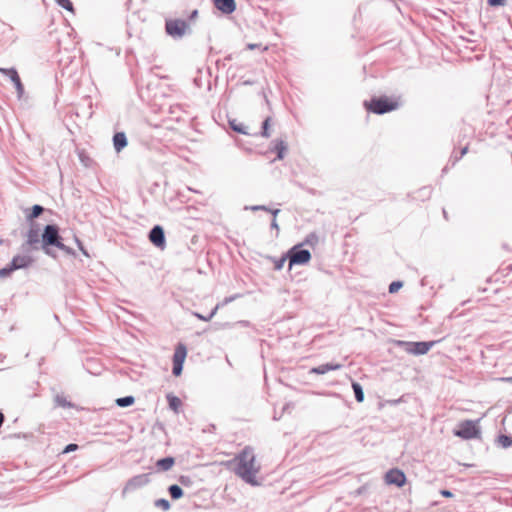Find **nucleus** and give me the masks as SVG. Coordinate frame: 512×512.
<instances>
[{
	"mask_svg": "<svg viewBox=\"0 0 512 512\" xmlns=\"http://www.w3.org/2000/svg\"><path fill=\"white\" fill-rule=\"evenodd\" d=\"M41 248V236L40 233L34 230H28L26 233V240L21 245L23 252H29L31 250H39Z\"/></svg>",
	"mask_w": 512,
	"mask_h": 512,
	"instance_id": "obj_9",
	"label": "nucleus"
},
{
	"mask_svg": "<svg viewBox=\"0 0 512 512\" xmlns=\"http://www.w3.org/2000/svg\"><path fill=\"white\" fill-rule=\"evenodd\" d=\"M287 259H288L287 253L284 256H282L281 258L276 259L274 261L275 270H277V271L281 270Z\"/></svg>",
	"mask_w": 512,
	"mask_h": 512,
	"instance_id": "obj_34",
	"label": "nucleus"
},
{
	"mask_svg": "<svg viewBox=\"0 0 512 512\" xmlns=\"http://www.w3.org/2000/svg\"><path fill=\"white\" fill-rule=\"evenodd\" d=\"M187 355L186 346L182 343L176 346L174 355H173V363H184V360Z\"/></svg>",
	"mask_w": 512,
	"mask_h": 512,
	"instance_id": "obj_17",
	"label": "nucleus"
},
{
	"mask_svg": "<svg viewBox=\"0 0 512 512\" xmlns=\"http://www.w3.org/2000/svg\"><path fill=\"white\" fill-rule=\"evenodd\" d=\"M166 399L169 405V408L173 410L175 413L179 412V409L182 405V402L179 397L173 395L172 393H169L166 395Z\"/></svg>",
	"mask_w": 512,
	"mask_h": 512,
	"instance_id": "obj_19",
	"label": "nucleus"
},
{
	"mask_svg": "<svg viewBox=\"0 0 512 512\" xmlns=\"http://www.w3.org/2000/svg\"><path fill=\"white\" fill-rule=\"evenodd\" d=\"M197 17H198V10H197V9H195V10H193V11L190 13V15H189V17H188V18H189V20H191V21H192V20L196 19Z\"/></svg>",
	"mask_w": 512,
	"mask_h": 512,
	"instance_id": "obj_46",
	"label": "nucleus"
},
{
	"mask_svg": "<svg viewBox=\"0 0 512 512\" xmlns=\"http://www.w3.org/2000/svg\"><path fill=\"white\" fill-rule=\"evenodd\" d=\"M479 420H464L458 424V428L454 430V435L464 439L470 440L479 438L481 435V430L478 425Z\"/></svg>",
	"mask_w": 512,
	"mask_h": 512,
	"instance_id": "obj_4",
	"label": "nucleus"
},
{
	"mask_svg": "<svg viewBox=\"0 0 512 512\" xmlns=\"http://www.w3.org/2000/svg\"><path fill=\"white\" fill-rule=\"evenodd\" d=\"M14 270L12 269L11 265L0 269V278L8 277Z\"/></svg>",
	"mask_w": 512,
	"mask_h": 512,
	"instance_id": "obj_37",
	"label": "nucleus"
},
{
	"mask_svg": "<svg viewBox=\"0 0 512 512\" xmlns=\"http://www.w3.org/2000/svg\"><path fill=\"white\" fill-rule=\"evenodd\" d=\"M236 461L235 474L248 484L258 485L256 474L259 472V467L255 465L254 450L246 446L236 457Z\"/></svg>",
	"mask_w": 512,
	"mask_h": 512,
	"instance_id": "obj_1",
	"label": "nucleus"
},
{
	"mask_svg": "<svg viewBox=\"0 0 512 512\" xmlns=\"http://www.w3.org/2000/svg\"><path fill=\"white\" fill-rule=\"evenodd\" d=\"M341 368H342V365L339 363H325V364H321L319 366L311 368L310 373L323 375V374L328 373L329 371H335V370H339Z\"/></svg>",
	"mask_w": 512,
	"mask_h": 512,
	"instance_id": "obj_14",
	"label": "nucleus"
},
{
	"mask_svg": "<svg viewBox=\"0 0 512 512\" xmlns=\"http://www.w3.org/2000/svg\"><path fill=\"white\" fill-rule=\"evenodd\" d=\"M10 73L12 74V82L16 88L18 97L20 98V97H22V95L24 93V86L21 82V79L19 77L17 70H11Z\"/></svg>",
	"mask_w": 512,
	"mask_h": 512,
	"instance_id": "obj_20",
	"label": "nucleus"
},
{
	"mask_svg": "<svg viewBox=\"0 0 512 512\" xmlns=\"http://www.w3.org/2000/svg\"><path fill=\"white\" fill-rule=\"evenodd\" d=\"M58 6L61 8L74 13V6L73 3L70 0H55Z\"/></svg>",
	"mask_w": 512,
	"mask_h": 512,
	"instance_id": "obj_29",
	"label": "nucleus"
},
{
	"mask_svg": "<svg viewBox=\"0 0 512 512\" xmlns=\"http://www.w3.org/2000/svg\"><path fill=\"white\" fill-rule=\"evenodd\" d=\"M364 107L371 113L382 115L396 110L399 104L387 96H374L369 101H364Z\"/></svg>",
	"mask_w": 512,
	"mask_h": 512,
	"instance_id": "obj_3",
	"label": "nucleus"
},
{
	"mask_svg": "<svg viewBox=\"0 0 512 512\" xmlns=\"http://www.w3.org/2000/svg\"><path fill=\"white\" fill-rule=\"evenodd\" d=\"M420 191H421V192H423L425 195H426V194H427V195H430V192H431V190H430V188H429V187H424V188H422Z\"/></svg>",
	"mask_w": 512,
	"mask_h": 512,
	"instance_id": "obj_51",
	"label": "nucleus"
},
{
	"mask_svg": "<svg viewBox=\"0 0 512 512\" xmlns=\"http://www.w3.org/2000/svg\"><path fill=\"white\" fill-rule=\"evenodd\" d=\"M150 242L157 248L164 249L166 246L165 232L162 226L155 225L148 234Z\"/></svg>",
	"mask_w": 512,
	"mask_h": 512,
	"instance_id": "obj_10",
	"label": "nucleus"
},
{
	"mask_svg": "<svg viewBox=\"0 0 512 512\" xmlns=\"http://www.w3.org/2000/svg\"><path fill=\"white\" fill-rule=\"evenodd\" d=\"M270 122H271V117H267L263 123H262V131H261V135L265 138H268L270 137Z\"/></svg>",
	"mask_w": 512,
	"mask_h": 512,
	"instance_id": "obj_30",
	"label": "nucleus"
},
{
	"mask_svg": "<svg viewBox=\"0 0 512 512\" xmlns=\"http://www.w3.org/2000/svg\"><path fill=\"white\" fill-rule=\"evenodd\" d=\"M498 442L501 444L503 448H508L512 445V438L508 435L501 434L498 437Z\"/></svg>",
	"mask_w": 512,
	"mask_h": 512,
	"instance_id": "obj_33",
	"label": "nucleus"
},
{
	"mask_svg": "<svg viewBox=\"0 0 512 512\" xmlns=\"http://www.w3.org/2000/svg\"><path fill=\"white\" fill-rule=\"evenodd\" d=\"M230 128L240 134L247 135L246 127L243 123L238 122L236 119L229 120Z\"/></svg>",
	"mask_w": 512,
	"mask_h": 512,
	"instance_id": "obj_24",
	"label": "nucleus"
},
{
	"mask_svg": "<svg viewBox=\"0 0 512 512\" xmlns=\"http://www.w3.org/2000/svg\"><path fill=\"white\" fill-rule=\"evenodd\" d=\"M28 253V252H25ZM34 262V259L29 254L16 255L12 258L10 265L12 269L19 270L24 269L31 266Z\"/></svg>",
	"mask_w": 512,
	"mask_h": 512,
	"instance_id": "obj_12",
	"label": "nucleus"
},
{
	"mask_svg": "<svg viewBox=\"0 0 512 512\" xmlns=\"http://www.w3.org/2000/svg\"><path fill=\"white\" fill-rule=\"evenodd\" d=\"M154 505L155 507L160 508L163 511H168L171 507L170 502L165 498L157 499L154 502Z\"/></svg>",
	"mask_w": 512,
	"mask_h": 512,
	"instance_id": "obj_31",
	"label": "nucleus"
},
{
	"mask_svg": "<svg viewBox=\"0 0 512 512\" xmlns=\"http://www.w3.org/2000/svg\"><path fill=\"white\" fill-rule=\"evenodd\" d=\"M243 84H244V85H253V84H254V81H252V80H245V81L243 82Z\"/></svg>",
	"mask_w": 512,
	"mask_h": 512,
	"instance_id": "obj_53",
	"label": "nucleus"
},
{
	"mask_svg": "<svg viewBox=\"0 0 512 512\" xmlns=\"http://www.w3.org/2000/svg\"><path fill=\"white\" fill-rule=\"evenodd\" d=\"M219 307H220V304H217V305L212 309V311L209 313V315H207V316L201 315V314H199V313H194V315H195L198 319H200V320H203V321H210V320L214 317V315L216 314V312H217V310L219 309Z\"/></svg>",
	"mask_w": 512,
	"mask_h": 512,
	"instance_id": "obj_32",
	"label": "nucleus"
},
{
	"mask_svg": "<svg viewBox=\"0 0 512 512\" xmlns=\"http://www.w3.org/2000/svg\"><path fill=\"white\" fill-rule=\"evenodd\" d=\"M272 151L276 152V160H282L285 157V153L288 149L287 143L282 139H276L273 142Z\"/></svg>",
	"mask_w": 512,
	"mask_h": 512,
	"instance_id": "obj_15",
	"label": "nucleus"
},
{
	"mask_svg": "<svg viewBox=\"0 0 512 512\" xmlns=\"http://www.w3.org/2000/svg\"><path fill=\"white\" fill-rule=\"evenodd\" d=\"M179 482L181 485L188 487L192 484V479L189 476L181 475L179 477Z\"/></svg>",
	"mask_w": 512,
	"mask_h": 512,
	"instance_id": "obj_38",
	"label": "nucleus"
},
{
	"mask_svg": "<svg viewBox=\"0 0 512 512\" xmlns=\"http://www.w3.org/2000/svg\"><path fill=\"white\" fill-rule=\"evenodd\" d=\"M447 171V167L443 168L442 172L445 173Z\"/></svg>",
	"mask_w": 512,
	"mask_h": 512,
	"instance_id": "obj_56",
	"label": "nucleus"
},
{
	"mask_svg": "<svg viewBox=\"0 0 512 512\" xmlns=\"http://www.w3.org/2000/svg\"><path fill=\"white\" fill-rule=\"evenodd\" d=\"M319 242V237L315 232L309 233L305 240L301 243L303 245L315 246Z\"/></svg>",
	"mask_w": 512,
	"mask_h": 512,
	"instance_id": "obj_27",
	"label": "nucleus"
},
{
	"mask_svg": "<svg viewBox=\"0 0 512 512\" xmlns=\"http://www.w3.org/2000/svg\"><path fill=\"white\" fill-rule=\"evenodd\" d=\"M352 389H353L356 401L358 403H362L364 401L365 395H364L363 387L361 386V384L356 381H352Z\"/></svg>",
	"mask_w": 512,
	"mask_h": 512,
	"instance_id": "obj_21",
	"label": "nucleus"
},
{
	"mask_svg": "<svg viewBox=\"0 0 512 512\" xmlns=\"http://www.w3.org/2000/svg\"><path fill=\"white\" fill-rule=\"evenodd\" d=\"M78 449V445L74 443L68 444L65 449L63 450L64 453H69L71 451H75Z\"/></svg>",
	"mask_w": 512,
	"mask_h": 512,
	"instance_id": "obj_43",
	"label": "nucleus"
},
{
	"mask_svg": "<svg viewBox=\"0 0 512 512\" xmlns=\"http://www.w3.org/2000/svg\"><path fill=\"white\" fill-rule=\"evenodd\" d=\"M444 217L447 219V213L445 210H443Z\"/></svg>",
	"mask_w": 512,
	"mask_h": 512,
	"instance_id": "obj_55",
	"label": "nucleus"
},
{
	"mask_svg": "<svg viewBox=\"0 0 512 512\" xmlns=\"http://www.w3.org/2000/svg\"><path fill=\"white\" fill-rule=\"evenodd\" d=\"M11 70H16L15 68H0V73L10 78L12 81V74L10 73Z\"/></svg>",
	"mask_w": 512,
	"mask_h": 512,
	"instance_id": "obj_42",
	"label": "nucleus"
},
{
	"mask_svg": "<svg viewBox=\"0 0 512 512\" xmlns=\"http://www.w3.org/2000/svg\"><path fill=\"white\" fill-rule=\"evenodd\" d=\"M55 402L58 406L63 408H71L73 404L68 401L63 395H56Z\"/></svg>",
	"mask_w": 512,
	"mask_h": 512,
	"instance_id": "obj_28",
	"label": "nucleus"
},
{
	"mask_svg": "<svg viewBox=\"0 0 512 512\" xmlns=\"http://www.w3.org/2000/svg\"><path fill=\"white\" fill-rule=\"evenodd\" d=\"M267 212H270L273 215V217L275 218L278 215V213L280 212V210L279 209H270L269 208V210Z\"/></svg>",
	"mask_w": 512,
	"mask_h": 512,
	"instance_id": "obj_49",
	"label": "nucleus"
},
{
	"mask_svg": "<svg viewBox=\"0 0 512 512\" xmlns=\"http://www.w3.org/2000/svg\"><path fill=\"white\" fill-rule=\"evenodd\" d=\"M165 31L172 38H182L187 32H190V27L185 20L182 19H168L165 21Z\"/></svg>",
	"mask_w": 512,
	"mask_h": 512,
	"instance_id": "obj_6",
	"label": "nucleus"
},
{
	"mask_svg": "<svg viewBox=\"0 0 512 512\" xmlns=\"http://www.w3.org/2000/svg\"><path fill=\"white\" fill-rule=\"evenodd\" d=\"M238 297H239V295H238V294H236V295H232V296H229V297H226V298L224 299V301L220 304V306L226 305V304H228V303H230V302L234 301V300H235V299H237Z\"/></svg>",
	"mask_w": 512,
	"mask_h": 512,
	"instance_id": "obj_44",
	"label": "nucleus"
},
{
	"mask_svg": "<svg viewBox=\"0 0 512 512\" xmlns=\"http://www.w3.org/2000/svg\"><path fill=\"white\" fill-rule=\"evenodd\" d=\"M4 420H5L4 414L2 412H0V427L3 425Z\"/></svg>",
	"mask_w": 512,
	"mask_h": 512,
	"instance_id": "obj_52",
	"label": "nucleus"
},
{
	"mask_svg": "<svg viewBox=\"0 0 512 512\" xmlns=\"http://www.w3.org/2000/svg\"><path fill=\"white\" fill-rule=\"evenodd\" d=\"M468 149H469V146L466 145L460 150V152L458 154L453 152L449 159V162L451 163V165L454 166L468 152Z\"/></svg>",
	"mask_w": 512,
	"mask_h": 512,
	"instance_id": "obj_26",
	"label": "nucleus"
},
{
	"mask_svg": "<svg viewBox=\"0 0 512 512\" xmlns=\"http://www.w3.org/2000/svg\"><path fill=\"white\" fill-rule=\"evenodd\" d=\"M385 481L387 484H393L397 487H402L406 482V475L402 470L393 468L385 474Z\"/></svg>",
	"mask_w": 512,
	"mask_h": 512,
	"instance_id": "obj_11",
	"label": "nucleus"
},
{
	"mask_svg": "<svg viewBox=\"0 0 512 512\" xmlns=\"http://www.w3.org/2000/svg\"><path fill=\"white\" fill-rule=\"evenodd\" d=\"M258 47H260V44H253V43H251V44L247 45V48L249 50H254V49L258 48Z\"/></svg>",
	"mask_w": 512,
	"mask_h": 512,
	"instance_id": "obj_50",
	"label": "nucleus"
},
{
	"mask_svg": "<svg viewBox=\"0 0 512 512\" xmlns=\"http://www.w3.org/2000/svg\"><path fill=\"white\" fill-rule=\"evenodd\" d=\"M435 344L434 341H420V342H407L399 341V345L405 346V350L408 353L414 355L426 354Z\"/></svg>",
	"mask_w": 512,
	"mask_h": 512,
	"instance_id": "obj_7",
	"label": "nucleus"
},
{
	"mask_svg": "<svg viewBox=\"0 0 512 512\" xmlns=\"http://www.w3.org/2000/svg\"><path fill=\"white\" fill-rule=\"evenodd\" d=\"M150 482V474H138L131 477L125 484L122 490V496L124 497L127 493L133 492L139 488L144 487Z\"/></svg>",
	"mask_w": 512,
	"mask_h": 512,
	"instance_id": "obj_8",
	"label": "nucleus"
},
{
	"mask_svg": "<svg viewBox=\"0 0 512 512\" xmlns=\"http://www.w3.org/2000/svg\"><path fill=\"white\" fill-rule=\"evenodd\" d=\"M127 137L124 132H116L113 136L114 149L120 152L127 146Z\"/></svg>",
	"mask_w": 512,
	"mask_h": 512,
	"instance_id": "obj_16",
	"label": "nucleus"
},
{
	"mask_svg": "<svg viewBox=\"0 0 512 512\" xmlns=\"http://www.w3.org/2000/svg\"><path fill=\"white\" fill-rule=\"evenodd\" d=\"M303 244L294 245L287 252L289 260V268L291 269L294 265H304L311 260V253L307 249L302 248Z\"/></svg>",
	"mask_w": 512,
	"mask_h": 512,
	"instance_id": "obj_5",
	"label": "nucleus"
},
{
	"mask_svg": "<svg viewBox=\"0 0 512 512\" xmlns=\"http://www.w3.org/2000/svg\"><path fill=\"white\" fill-rule=\"evenodd\" d=\"M29 222H30L29 230H34V231H37L38 233H40L39 225L33 221H29Z\"/></svg>",
	"mask_w": 512,
	"mask_h": 512,
	"instance_id": "obj_45",
	"label": "nucleus"
},
{
	"mask_svg": "<svg viewBox=\"0 0 512 512\" xmlns=\"http://www.w3.org/2000/svg\"><path fill=\"white\" fill-rule=\"evenodd\" d=\"M487 3L491 7H496V6H505L507 1L506 0H487Z\"/></svg>",
	"mask_w": 512,
	"mask_h": 512,
	"instance_id": "obj_40",
	"label": "nucleus"
},
{
	"mask_svg": "<svg viewBox=\"0 0 512 512\" xmlns=\"http://www.w3.org/2000/svg\"><path fill=\"white\" fill-rule=\"evenodd\" d=\"M441 494H442V496H444L446 498H450V497L453 496V493L451 491H449V490H442Z\"/></svg>",
	"mask_w": 512,
	"mask_h": 512,
	"instance_id": "obj_47",
	"label": "nucleus"
},
{
	"mask_svg": "<svg viewBox=\"0 0 512 512\" xmlns=\"http://www.w3.org/2000/svg\"><path fill=\"white\" fill-rule=\"evenodd\" d=\"M271 228L272 229H275L276 231H279V226H278V223L276 221V219H273L272 222H271Z\"/></svg>",
	"mask_w": 512,
	"mask_h": 512,
	"instance_id": "obj_48",
	"label": "nucleus"
},
{
	"mask_svg": "<svg viewBox=\"0 0 512 512\" xmlns=\"http://www.w3.org/2000/svg\"><path fill=\"white\" fill-rule=\"evenodd\" d=\"M214 6L223 14L229 15L236 10L235 0H213Z\"/></svg>",
	"mask_w": 512,
	"mask_h": 512,
	"instance_id": "obj_13",
	"label": "nucleus"
},
{
	"mask_svg": "<svg viewBox=\"0 0 512 512\" xmlns=\"http://www.w3.org/2000/svg\"><path fill=\"white\" fill-rule=\"evenodd\" d=\"M75 242L79 248V250L85 255V256H89L87 250L84 248L83 246V243L81 242V240H79L77 237H75Z\"/></svg>",
	"mask_w": 512,
	"mask_h": 512,
	"instance_id": "obj_41",
	"label": "nucleus"
},
{
	"mask_svg": "<svg viewBox=\"0 0 512 512\" xmlns=\"http://www.w3.org/2000/svg\"><path fill=\"white\" fill-rule=\"evenodd\" d=\"M174 464H175L174 457L167 456V457L157 460L156 467L160 471H168L173 467Z\"/></svg>",
	"mask_w": 512,
	"mask_h": 512,
	"instance_id": "obj_18",
	"label": "nucleus"
},
{
	"mask_svg": "<svg viewBox=\"0 0 512 512\" xmlns=\"http://www.w3.org/2000/svg\"><path fill=\"white\" fill-rule=\"evenodd\" d=\"M44 212V207L35 204L31 207L30 212L26 215L27 221H33L35 218H38Z\"/></svg>",
	"mask_w": 512,
	"mask_h": 512,
	"instance_id": "obj_22",
	"label": "nucleus"
},
{
	"mask_svg": "<svg viewBox=\"0 0 512 512\" xmlns=\"http://www.w3.org/2000/svg\"><path fill=\"white\" fill-rule=\"evenodd\" d=\"M183 371V364L182 363H173L172 367V373L175 376H180Z\"/></svg>",
	"mask_w": 512,
	"mask_h": 512,
	"instance_id": "obj_36",
	"label": "nucleus"
},
{
	"mask_svg": "<svg viewBox=\"0 0 512 512\" xmlns=\"http://www.w3.org/2000/svg\"><path fill=\"white\" fill-rule=\"evenodd\" d=\"M403 286L402 281H393L390 283L388 291L389 293H396L399 289H401Z\"/></svg>",
	"mask_w": 512,
	"mask_h": 512,
	"instance_id": "obj_35",
	"label": "nucleus"
},
{
	"mask_svg": "<svg viewBox=\"0 0 512 512\" xmlns=\"http://www.w3.org/2000/svg\"><path fill=\"white\" fill-rule=\"evenodd\" d=\"M168 492L170 494V497L173 499V500H178L180 499L184 492H183V489L181 488V486L177 485V484H172L168 487Z\"/></svg>",
	"mask_w": 512,
	"mask_h": 512,
	"instance_id": "obj_23",
	"label": "nucleus"
},
{
	"mask_svg": "<svg viewBox=\"0 0 512 512\" xmlns=\"http://www.w3.org/2000/svg\"><path fill=\"white\" fill-rule=\"evenodd\" d=\"M505 380L512 383V377H508Z\"/></svg>",
	"mask_w": 512,
	"mask_h": 512,
	"instance_id": "obj_54",
	"label": "nucleus"
},
{
	"mask_svg": "<svg viewBox=\"0 0 512 512\" xmlns=\"http://www.w3.org/2000/svg\"><path fill=\"white\" fill-rule=\"evenodd\" d=\"M246 210H252V211H268L269 208L265 205H253V206H246Z\"/></svg>",
	"mask_w": 512,
	"mask_h": 512,
	"instance_id": "obj_39",
	"label": "nucleus"
},
{
	"mask_svg": "<svg viewBox=\"0 0 512 512\" xmlns=\"http://www.w3.org/2000/svg\"><path fill=\"white\" fill-rule=\"evenodd\" d=\"M52 247L60 249L67 255H76L74 249L66 246L62 242L59 227L55 224H48L44 227L43 233L41 234V249L46 255L56 258V253Z\"/></svg>",
	"mask_w": 512,
	"mask_h": 512,
	"instance_id": "obj_2",
	"label": "nucleus"
},
{
	"mask_svg": "<svg viewBox=\"0 0 512 512\" xmlns=\"http://www.w3.org/2000/svg\"><path fill=\"white\" fill-rule=\"evenodd\" d=\"M115 403L118 407L125 408L133 405L135 403V398L131 395L120 397L115 400Z\"/></svg>",
	"mask_w": 512,
	"mask_h": 512,
	"instance_id": "obj_25",
	"label": "nucleus"
}]
</instances>
